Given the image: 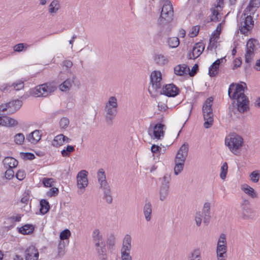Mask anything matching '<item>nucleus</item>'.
<instances>
[{"label": "nucleus", "instance_id": "4", "mask_svg": "<svg viewBox=\"0 0 260 260\" xmlns=\"http://www.w3.org/2000/svg\"><path fill=\"white\" fill-rule=\"evenodd\" d=\"M117 106L116 98L115 96H111L106 103L105 108L106 121L109 125L112 124L113 120L117 114Z\"/></svg>", "mask_w": 260, "mask_h": 260}, {"label": "nucleus", "instance_id": "35", "mask_svg": "<svg viewBox=\"0 0 260 260\" xmlns=\"http://www.w3.org/2000/svg\"><path fill=\"white\" fill-rule=\"evenodd\" d=\"M212 15L210 16V20L208 21V22H218L220 20L221 17H219V13L217 10L215 9V8H211L210 9Z\"/></svg>", "mask_w": 260, "mask_h": 260}, {"label": "nucleus", "instance_id": "26", "mask_svg": "<svg viewBox=\"0 0 260 260\" xmlns=\"http://www.w3.org/2000/svg\"><path fill=\"white\" fill-rule=\"evenodd\" d=\"M3 164L6 168L13 169L18 165V161L13 157L7 156L3 160Z\"/></svg>", "mask_w": 260, "mask_h": 260}, {"label": "nucleus", "instance_id": "15", "mask_svg": "<svg viewBox=\"0 0 260 260\" xmlns=\"http://www.w3.org/2000/svg\"><path fill=\"white\" fill-rule=\"evenodd\" d=\"M162 80L161 73L160 71H154L150 75V82L153 89L156 91L160 90L161 87V81Z\"/></svg>", "mask_w": 260, "mask_h": 260}, {"label": "nucleus", "instance_id": "17", "mask_svg": "<svg viewBox=\"0 0 260 260\" xmlns=\"http://www.w3.org/2000/svg\"><path fill=\"white\" fill-rule=\"evenodd\" d=\"M88 172L86 170H81L77 174V186L79 189H84L88 185L87 179Z\"/></svg>", "mask_w": 260, "mask_h": 260}, {"label": "nucleus", "instance_id": "57", "mask_svg": "<svg viewBox=\"0 0 260 260\" xmlns=\"http://www.w3.org/2000/svg\"><path fill=\"white\" fill-rule=\"evenodd\" d=\"M130 251H121V260H132V257L130 255Z\"/></svg>", "mask_w": 260, "mask_h": 260}, {"label": "nucleus", "instance_id": "32", "mask_svg": "<svg viewBox=\"0 0 260 260\" xmlns=\"http://www.w3.org/2000/svg\"><path fill=\"white\" fill-rule=\"evenodd\" d=\"M241 189L245 193L248 194L252 198L254 199L257 197V194L256 192L253 188L251 187L249 185L245 184L242 186Z\"/></svg>", "mask_w": 260, "mask_h": 260}, {"label": "nucleus", "instance_id": "53", "mask_svg": "<svg viewBox=\"0 0 260 260\" xmlns=\"http://www.w3.org/2000/svg\"><path fill=\"white\" fill-rule=\"evenodd\" d=\"M59 189L56 187H52L47 192V196L49 197H55L58 195Z\"/></svg>", "mask_w": 260, "mask_h": 260}, {"label": "nucleus", "instance_id": "60", "mask_svg": "<svg viewBox=\"0 0 260 260\" xmlns=\"http://www.w3.org/2000/svg\"><path fill=\"white\" fill-rule=\"evenodd\" d=\"M227 251V246L226 244H220L219 243H217V247H216V252H226Z\"/></svg>", "mask_w": 260, "mask_h": 260}, {"label": "nucleus", "instance_id": "64", "mask_svg": "<svg viewBox=\"0 0 260 260\" xmlns=\"http://www.w3.org/2000/svg\"><path fill=\"white\" fill-rule=\"evenodd\" d=\"M220 243L223 244H226V235L223 233L220 234L217 242V243L220 244Z\"/></svg>", "mask_w": 260, "mask_h": 260}, {"label": "nucleus", "instance_id": "11", "mask_svg": "<svg viewBox=\"0 0 260 260\" xmlns=\"http://www.w3.org/2000/svg\"><path fill=\"white\" fill-rule=\"evenodd\" d=\"M258 44V41L255 39H250L247 42L246 51L245 54V62L250 63L254 54V52L256 50V45Z\"/></svg>", "mask_w": 260, "mask_h": 260}, {"label": "nucleus", "instance_id": "61", "mask_svg": "<svg viewBox=\"0 0 260 260\" xmlns=\"http://www.w3.org/2000/svg\"><path fill=\"white\" fill-rule=\"evenodd\" d=\"M13 88L16 90H19L24 87V83L22 81H19L18 82H15L12 84Z\"/></svg>", "mask_w": 260, "mask_h": 260}, {"label": "nucleus", "instance_id": "58", "mask_svg": "<svg viewBox=\"0 0 260 260\" xmlns=\"http://www.w3.org/2000/svg\"><path fill=\"white\" fill-rule=\"evenodd\" d=\"M26 176L25 172L24 170H18L16 174V177L19 180H23Z\"/></svg>", "mask_w": 260, "mask_h": 260}, {"label": "nucleus", "instance_id": "37", "mask_svg": "<svg viewBox=\"0 0 260 260\" xmlns=\"http://www.w3.org/2000/svg\"><path fill=\"white\" fill-rule=\"evenodd\" d=\"M62 134L58 135L55 136L52 141V145L56 147H58L63 144Z\"/></svg>", "mask_w": 260, "mask_h": 260}, {"label": "nucleus", "instance_id": "25", "mask_svg": "<svg viewBox=\"0 0 260 260\" xmlns=\"http://www.w3.org/2000/svg\"><path fill=\"white\" fill-rule=\"evenodd\" d=\"M104 192L103 199L108 204H111L113 201V198L111 196L110 187L109 184L100 187Z\"/></svg>", "mask_w": 260, "mask_h": 260}, {"label": "nucleus", "instance_id": "51", "mask_svg": "<svg viewBox=\"0 0 260 260\" xmlns=\"http://www.w3.org/2000/svg\"><path fill=\"white\" fill-rule=\"evenodd\" d=\"M251 180L254 182L256 183L258 181L259 179V174L258 171H254L251 173L249 176Z\"/></svg>", "mask_w": 260, "mask_h": 260}, {"label": "nucleus", "instance_id": "9", "mask_svg": "<svg viewBox=\"0 0 260 260\" xmlns=\"http://www.w3.org/2000/svg\"><path fill=\"white\" fill-rule=\"evenodd\" d=\"M225 143L230 150L236 154L235 152L242 146L243 139L238 135L234 134L231 136L230 139H225Z\"/></svg>", "mask_w": 260, "mask_h": 260}, {"label": "nucleus", "instance_id": "5", "mask_svg": "<svg viewBox=\"0 0 260 260\" xmlns=\"http://www.w3.org/2000/svg\"><path fill=\"white\" fill-rule=\"evenodd\" d=\"M210 208V203L206 202L204 205L202 212H198L196 213L195 221L197 226L201 225L202 218H203V223L206 225L209 224L211 217Z\"/></svg>", "mask_w": 260, "mask_h": 260}, {"label": "nucleus", "instance_id": "27", "mask_svg": "<svg viewBox=\"0 0 260 260\" xmlns=\"http://www.w3.org/2000/svg\"><path fill=\"white\" fill-rule=\"evenodd\" d=\"M132 238L129 235H126L123 239L121 251H130L132 247Z\"/></svg>", "mask_w": 260, "mask_h": 260}, {"label": "nucleus", "instance_id": "30", "mask_svg": "<svg viewBox=\"0 0 260 260\" xmlns=\"http://www.w3.org/2000/svg\"><path fill=\"white\" fill-rule=\"evenodd\" d=\"M98 181L100 184V187L108 184L106 177V174L103 169H100L98 172Z\"/></svg>", "mask_w": 260, "mask_h": 260}, {"label": "nucleus", "instance_id": "31", "mask_svg": "<svg viewBox=\"0 0 260 260\" xmlns=\"http://www.w3.org/2000/svg\"><path fill=\"white\" fill-rule=\"evenodd\" d=\"M40 212L41 214H46L50 210V205L49 202L45 199H42L40 202Z\"/></svg>", "mask_w": 260, "mask_h": 260}, {"label": "nucleus", "instance_id": "21", "mask_svg": "<svg viewBox=\"0 0 260 260\" xmlns=\"http://www.w3.org/2000/svg\"><path fill=\"white\" fill-rule=\"evenodd\" d=\"M237 102L238 110L240 113H244L249 109V100L247 97L236 99Z\"/></svg>", "mask_w": 260, "mask_h": 260}, {"label": "nucleus", "instance_id": "44", "mask_svg": "<svg viewBox=\"0 0 260 260\" xmlns=\"http://www.w3.org/2000/svg\"><path fill=\"white\" fill-rule=\"evenodd\" d=\"M228 165L226 162H224L221 167V172L220 174V177L221 179L224 180L226 177V174L228 173Z\"/></svg>", "mask_w": 260, "mask_h": 260}, {"label": "nucleus", "instance_id": "29", "mask_svg": "<svg viewBox=\"0 0 260 260\" xmlns=\"http://www.w3.org/2000/svg\"><path fill=\"white\" fill-rule=\"evenodd\" d=\"M143 213L146 221H149L151 218L152 213V205L149 202L145 203L143 207Z\"/></svg>", "mask_w": 260, "mask_h": 260}, {"label": "nucleus", "instance_id": "55", "mask_svg": "<svg viewBox=\"0 0 260 260\" xmlns=\"http://www.w3.org/2000/svg\"><path fill=\"white\" fill-rule=\"evenodd\" d=\"M69 124V120L67 117H62L59 121V125L61 128H66Z\"/></svg>", "mask_w": 260, "mask_h": 260}, {"label": "nucleus", "instance_id": "42", "mask_svg": "<svg viewBox=\"0 0 260 260\" xmlns=\"http://www.w3.org/2000/svg\"><path fill=\"white\" fill-rule=\"evenodd\" d=\"M75 151V146L68 145L66 149H63L61 151V153L63 157H68L70 155L71 153Z\"/></svg>", "mask_w": 260, "mask_h": 260}, {"label": "nucleus", "instance_id": "12", "mask_svg": "<svg viewBox=\"0 0 260 260\" xmlns=\"http://www.w3.org/2000/svg\"><path fill=\"white\" fill-rule=\"evenodd\" d=\"M162 183L159 189V199L161 201L165 200L169 194V184L171 177L165 175L162 179Z\"/></svg>", "mask_w": 260, "mask_h": 260}, {"label": "nucleus", "instance_id": "18", "mask_svg": "<svg viewBox=\"0 0 260 260\" xmlns=\"http://www.w3.org/2000/svg\"><path fill=\"white\" fill-rule=\"evenodd\" d=\"M259 7L260 0H250L248 5L244 11L243 15L245 16L249 13L253 15Z\"/></svg>", "mask_w": 260, "mask_h": 260}, {"label": "nucleus", "instance_id": "50", "mask_svg": "<svg viewBox=\"0 0 260 260\" xmlns=\"http://www.w3.org/2000/svg\"><path fill=\"white\" fill-rule=\"evenodd\" d=\"M25 140V137L22 133H18L14 137V141L18 145H21L23 144Z\"/></svg>", "mask_w": 260, "mask_h": 260}, {"label": "nucleus", "instance_id": "59", "mask_svg": "<svg viewBox=\"0 0 260 260\" xmlns=\"http://www.w3.org/2000/svg\"><path fill=\"white\" fill-rule=\"evenodd\" d=\"M198 70L199 66L198 64H195L192 67L191 71H190L189 70V71L188 72V74L189 75L190 77H193L197 73Z\"/></svg>", "mask_w": 260, "mask_h": 260}, {"label": "nucleus", "instance_id": "1", "mask_svg": "<svg viewBox=\"0 0 260 260\" xmlns=\"http://www.w3.org/2000/svg\"><path fill=\"white\" fill-rule=\"evenodd\" d=\"M92 238L99 259L100 260H107V254L105 244L99 229H95L93 231Z\"/></svg>", "mask_w": 260, "mask_h": 260}, {"label": "nucleus", "instance_id": "28", "mask_svg": "<svg viewBox=\"0 0 260 260\" xmlns=\"http://www.w3.org/2000/svg\"><path fill=\"white\" fill-rule=\"evenodd\" d=\"M154 60L158 66H164L168 63V59L166 56L162 54H155L154 55Z\"/></svg>", "mask_w": 260, "mask_h": 260}, {"label": "nucleus", "instance_id": "6", "mask_svg": "<svg viewBox=\"0 0 260 260\" xmlns=\"http://www.w3.org/2000/svg\"><path fill=\"white\" fill-rule=\"evenodd\" d=\"M22 102L19 100H12L0 105V115H11L17 111L22 106Z\"/></svg>", "mask_w": 260, "mask_h": 260}, {"label": "nucleus", "instance_id": "22", "mask_svg": "<svg viewBox=\"0 0 260 260\" xmlns=\"http://www.w3.org/2000/svg\"><path fill=\"white\" fill-rule=\"evenodd\" d=\"M41 131L40 130H35L26 135V140L31 144H37L41 139Z\"/></svg>", "mask_w": 260, "mask_h": 260}, {"label": "nucleus", "instance_id": "20", "mask_svg": "<svg viewBox=\"0 0 260 260\" xmlns=\"http://www.w3.org/2000/svg\"><path fill=\"white\" fill-rule=\"evenodd\" d=\"M39 253L34 246H29L25 251V260H38Z\"/></svg>", "mask_w": 260, "mask_h": 260}, {"label": "nucleus", "instance_id": "46", "mask_svg": "<svg viewBox=\"0 0 260 260\" xmlns=\"http://www.w3.org/2000/svg\"><path fill=\"white\" fill-rule=\"evenodd\" d=\"M115 238L113 234H110L107 240V245L109 249L113 248L115 245Z\"/></svg>", "mask_w": 260, "mask_h": 260}, {"label": "nucleus", "instance_id": "41", "mask_svg": "<svg viewBox=\"0 0 260 260\" xmlns=\"http://www.w3.org/2000/svg\"><path fill=\"white\" fill-rule=\"evenodd\" d=\"M49 7V13H55L59 9V2L56 0H54L51 3Z\"/></svg>", "mask_w": 260, "mask_h": 260}, {"label": "nucleus", "instance_id": "10", "mask_svg": "<svg viewBox=\"0 0 260 260\" xmlns=\"http://www.w3.org/2000/svg\"><path fill=\"white\" fill-rule=\"evenodd\" d=\"M241 218L243 220H253L255 218V212L250 207V203L247 200H244L241 205Z\"/></svg>", "mask_w": 260, "mask_h": 260}, {"label": "nucleus", "instance_id": "54", "mask_svg": "<svg viewBox=\"0 0 260 260\" xmlns=\"http://www.w3.org/2000/svg\"><path fill=\"white\" fill-rule=\"evenodd\" d=\"M14 176V172L13 169L8 168L5 173L4 177L7 180H11Z\"/></svg>", "mask_w": 260, "mask_h": 260}, {"label": "nucleus", "instance_id": "36", "mask_svg": "<svg viewBox=\"0 0 260 260\" xmlns=\"http://www.w3.org/2000/svg\"><path fill=\"white\" fill-rule=\"evenodd\" d=\"M188 260H202L201 251L199 248L193 250L188 256Z\"/></svg>", "mask_w": 260, "mask_h": 260}, {"label": "nucleus", "instance_id": "47", "mask_svg": "<svg viewBox=\"0 0 260 260\" xmlns=\"http://www.w3.org/2000/svg\"><path fill=\"white\" fill-rule=\"evenodd\" d=\"M174 173L176 175H178L183 169L184 163L181 162H175Z\"/></svg>", "mask_w": 260, "mask_h": 260}, {"label": "nucleus", "instance_id": "40", "mask_svg": "<svg viewBox=\"0 0 260 260\" xmlns=\"http://www.w3.org/2000/svg\"><path fill=\"white\" fill-rule=\"evenodd\" d=\"M30 46L31 45H28L26 43H19L13 47V49L15 52H20L23 50H27Z\"/></svg>", "mask_w": 260, "mask_h": 260}, {"label": "nucleus", "instance_id": "38", "mask_svg": "<svg viewBox=\"0 0 260 260\" xmlns=\"http://www.w3.org/2000/svg\"><path fill=\"white\" fill-rule=\"evenodd\" d=\"M73 81L67 79L59 86L60 89L62 91H67L69 90L72 86V82Z\"/></svg>", "mask_w": 260, "mask_h": 260}, {"label": "nucleus", "instance_id": "23", "mask_svg": "<svg viewBox=\"0 0 260 260\" xmlns=\"http://www.w3.org/2000/svg\"><path fill=\"white\" fill-rule=\"evenodd\" d=\"M174 73L177 76H183L188 74L189 67L185 64H178L174 68Z\"/></svg>", "mask_w": 260, "mask_h": 260}, {"label": "nucleus", "instance_id": "3", "mask_svg": "<svg viewBox=\"0 0 260 260\" xmlns=\"http://www.w3.org/2000/svg\"><path fill=\"white\" fill-rule=\"evenodd\" d=\"M57 87L50 83H45L37 86L34 88L30 89V94L35 97H46L55 90Z\"/></svg>", "mask_w": 260, "mask_h": 260}, {"label": "nucleus", "instance_id": "13", "mask_svg": "<svg viewBox=\"0 0 260 260\" xmlns=\"http://www.w3.org/2000/svg\"><path fill=\"white\" fill-rule=\"evenodd\" d=\"M164 127L165 125L161 123H157L155 125L150 124L148 128V134L150 136L152 134L155 139H160L164 136Z\"/></svg>", "mask_w": 260, "mask_h": 260}, {"label": "nucleus", "instance_id": "56", "mask_svg": "<svg viewBox=\"0 0 260 260\" xmlns=\"http://www.w3.org/2000/svg\"><path fill=\"white\" fill-rule=\"evenodd\" d=\"M221 30V23H219L217 25L216 29L212 34L213 38H214L215 39H218L219 37Z\"/></svg>", "mask_w": 260, "mask_h": 260}, {"label": "nucleus", "instance_id": "63", "mask_svg": "<svg viewBox=\"0 0 260 260\" xmlns=\"http://www.w3.org/2000/svg\"><path fill=\"white\" fill-rule=\"evenodd\" d=\"M217 260H226V252H216Z\"/></svg>", "mask_w": 260, "mask_h": 260}, {"label": "nucleus", "instance_id": "33", "mask_svg": "<svg viewBox=\"0 0 260 260\" xmlns=\"http://www.w3.org/2000/svg\"><path fill=\"white\" fill-rule=\"evenodd\" d=\"M34 231V227L32 224H26L19 229V233L23 235L31 234Z\"/></svg>", "mask_w": 260, "mask_h": 260}, {"label": "nucleus", "instance_id": "49", "mask_svg": "<svg viewBox=\"0 0 260 260\" xmlns=\"http://www.w3.org/2000/svg\"><path fill=\"white\" fill-rule=\"evenodd\" d=\"M71 236V232L69 230L66 229L62 231L59 235L60 241H64V240H67Z\"/></svg>", "mask_w": 260, "mask_h": 260}, {"label": "nucleus", "instance_id": "45", "mask_svg": "<svg viewBox=\"0 0 260 260\" xmlns=\"http://www.w3.org/2000/svg\"><path fill=\"white\" fill-rule=\"evenodd\" d=\"M64 247V241H59L58 245V256L59 257H62L65 254Z\"/></svg>", "mask_w": 260, "mask_h": 260}, {"label": "nucleus", "instance_id": "62", "mask_svg": "<svg viewBox=\"0 0 260 260\" xmlns=\"http://www.w3.org/2000/svg\"><path fill=\"white\" fill-rule=\"evenodd\" d=\"M199 26H194L192 27V30L189 32V36L190 37L193 38L196 37L199 33Z\"/></svg>", "mask_w": 260, "mask_h": 260}, {"label": "nucleus", "instance_id": "2", "mask_svg": "<svg viewBox=\"0 0 260 260\" xmlns=\"http://www.w3.org/2000/svg\"><path fill=\"white\" fill-rule=\"evenodd\" d=\"M213 101V98L212 96L208 98L204 103L202 107L205 120L204 126L206 128L211 127L213 123V114L212 108Z\"/></svg>", "mask_w": 260, "mask_h": 260}, {"label": "nucleus", "instance_id": "7", "mask_svg": "<svg viewBox=\"0 0 260 260\" xmlns=\"http://www.w3.org/2000/svg\"><path fill=\"white\" fill-rule=\"evenodd\" d=\"M173 10L172 5L164 4L162 7L160 16L158 20L159 25H164L171 22L173 19Z\"/></svg>", "mask_w": 260, "mask_h": 260}, {"label": "nucleus", "instance_id": "14", "mask_svg": "<svg viewBox=\"0 0 260 260\" xmlns=\"http://www.w3.org/2000/svg\"><path fill=\"white\" fill-rule=\"evenodd\" d=\"M180 90L173 83L166 84L160 90V94H164L168 97H175L179 94Z\"/></svg>", "mask_w": 260, "mask_h": 260}, {"label": "nucleus", "instance_id": "34", "mask_svg": "<svg viewBox=\"0 0 260 260\" xmlns=\"http://www.w3.org/2000/svg\"><path fill=\"white\" fill-rule=\"evenodd\" d=\"M215 63L216 62L214 61L209 68L208 74L211 77H214L216 76L218 73L219 64V63Z\"/></svg>", "mask_w": 260, "mask_h": 260}, {"label": "nucleus", "instance_id": "43", "mask_svg": "<svg viewBox=\"0 0 260 260\" xmlns=\"http://www.w3.org/2000/svg\"><path fill=\"white\" fill-rule=\"evenodd\" d=\"M11 117L6 115H0V125L4 126H8L10 123Z\"/></svg>", "mask_w": 260, "mask_h": 260}, {"label": "nucleus", "instance_id": "48", "mask_svg": "<svg viewBox=\"0 0 260 260\" xmlns=\"http://www.w3.org/2000/svg\"><path fill=\"white\" fill-rule=\"evenodd\" d=\"M21 158L24 160H32L36 158L34 153L30 152H21L20 153Z\"/></svg>", "mask_w": 260, "mask_h": 260}, {"label": "nucleus", "instance_id": "19", "mask_svg": "<svg viewBox=\"0 0 260 260\" xmlns=\"http://www.w3.org/2000/svg\"><path fill=\"white\" fill-rule=\"evenodd\" d=\"M205 46L203 43H196V46L192 48V52L188 54V58L194 59L198 57L204 50Z\"/></svg>", "mask_w": 260, "mask_h": 260}, {"label": "nucleus", "instance_id": "39", "mask_svg": "<svg viewBox=\"0 0 260 260\" xmlns=\"http://www.w3.org/2000/svg\"><path fill=\"white\" fill-rule=\"evenodd\" d=\"M168 44L170 48H175L177 47L180 43L179 39L177 37H171L168 39Z\"/></svg>", "mask_w": 260, "mask_h": 260}, {"label": "nucleus", "instance_id": "16", "mask_svg": "<svg viewBox=\"0 0 260 260\" xmlns=\"http://www.w3.org/2000/svg\"><path fill=\"white\" fill-rule=\"evenodd\" d=\"M188 144L184 143L178 150L175 157V162H185L188 152Z\"/></svg>", "mask_w": 260, "mask_h": 260}, {"label": "nucleus", "instance_id": "24", "mask_svg": "<svg viewBox=\"0 0 260 260\" xmlns=\"http://www.w3.org/2000/svg\"><path fill=\"white\" fill-rule=\"evenodd\" d=\"M244 87L241 84H237L235 89V91L232 94V99H236L238 98H243L247 97L244 93Z\"/></svg>", "mask_w": 260, "mask_h": 260}, {"label": "nucleus", "instance_id": "52", "mask_svg": "<svg viewBox=\"0 0 260 260\" xmlns=\"http://www.w3.org/2000/svg\"><path fill=\"white\" fill-rule=\"evenodd\" d=\"M54 182V179L52 178H44L43 179L42 183L44 186L47 187H50L53 185Z\"/></svg>", "mask_w": 260, "mask_h": 260}, {"label": "nucleus", "instance_id": "8", "mask_svg": "<svg viewBox=\"0 0 260 260\" xmlns=\"http://www.w3.org/2000/svg\"><path fill=\"white\" fill-rule=\"evenodd\" d=\"M244 16L242 21L239 25V29L242 34L245 36H248V34L250 32L254 26V21L251 15H248V14L244 16L243 14L242 17Z\"/></svg>", "mask_w": 260, "mask_h": 260}]
</instances>
